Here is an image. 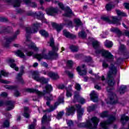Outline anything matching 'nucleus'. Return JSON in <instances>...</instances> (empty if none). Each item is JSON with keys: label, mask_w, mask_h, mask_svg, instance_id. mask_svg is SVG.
I'll return each instance as SVG.
<instances>
[{"label": "nucleus", "mask_w": 129, "mask_h": 129, "mask_svg": "<svg viewBox=\"0 0 129 129\" xmlns=\"http://www.w3.org/2000/svg\"><path fill=\"white\" fill-rule=\"evenodd\" d=\"M49 44V46L52 47V51H49L48 53V55L45 54V51L46 49L44 48L42 50V54H36L33 55L34 58L37 59L38 61H41L42 59H50V57L54 56L55 59L58 58V53H56V51L59 50V48L57 46H55L54 45L55 42L54 41V38L51 37L50 39V41L48 42Z\"/></svg>", "instance_id": "f257e3e1"}, {"label": "nucleus", "mask_w": 129, "mask_h": 129, "mask_svg": "<svg viewBox=\"0 0 129 129\" xmlns=\"http://www.w3.org/2000/svg\"><path fill=\"white\" fill-rule=\"evenodd\" d=\"M92 42V46L96 50V54H101L103 57H104L108 62H112L114 60L113 55L111 53L107 50H105L100 47V42L97 40H94V38H90Z\"/></svg>", "instance_id": "f03ea898"}, {"label": "nucleus", "mask_w": 129, "mask_h": 129, "mask_svg": "<svg viewBox=\"0 0 129 129\" xmlns=\"http://www.w3.org/2000/svg\"><path fill=\"white\" fill-rule=\"evenodd\" d=\"M75 110L77 111V117L78 120H81L82 115L84 113V109L81 108L80 105H76L75 106H72L67 109L66 115H73L75 112Z\"/></svg>", "instance_id": "7ed1b4c3"}, {"label": "nucleus", "mask_w": 129, "mask_h": 129, "mask_svg": "<svg viewBox=\"0 0 129 129\" xmlns=\"http://www.w3.org/2000/svg\"><path fill=\"white\" fill-rule=\"evenodd\" d=\"M99 119L97 117H93L90 120L86 121V123H80L78 124L79 127H87L90 129H96Z\"/></svg>", "instance_id": "20e7f679"}, {"label": "nucleus", "mask_w": 129, "mask_h": 129, "mask_svg": "<svg viewBox=\"0 0 129 129\" xmlns=\"http://www.w3.org/2000/svg\"><path fill=\"white\" fill-rule=\"evenodd\" d=\"M116 73H117L116 67L111 63L109 67V71L107 77L109 86H113V85H114L115 82L113 79V76H115Z\"/></svg>", "instance_id": "39448f33"}, {"label": "nucleus", "mask_w": 129, "mask_h": 129, "mask_svg": "<svg viewBox=\"0 0 129 129\" xmlns=\"http://www.w3.org/2000/svg\"><path fill=\"white\" fill-rule=\"evenodd\" d=\"M116 119V118L115 116L111 115L109 117L108 120L101 121L100 125L101 127H102L103 129H109L110 124L114 122Z\"/></svg>", "instance_id": "423d86ee"}, {"label": "nucleus", "mask_w": 129, "mask_h": 129, "mask_svg": "<svg viewBox=\"0 0 129 129\" xmlns=\"http://www.w3.org/2000/svg\"><path fill=\"white\" fill-rule=\"evenodd\" d=\"M100 19L102 21L109 23V24H113L114 25H117L118 26H120L121 24L120 22H119V19L116 17H113L112 18V20H110L109 16L103 15L101 16Z\"/></svg>", "instance_id": "0eeeda50"}, {"label": "nucleus", "mask_w": 129, "mask_h": 129, "mask_svg": "<svg viewBox=\"0 0 129 129\" xmlns=\"http://www.w3.org/2000/svg\"><path fill=\"white\" fill-rule=\"evenodd\" d=\"M53 88H52V86L50 85H47L45 87V90H43V92H40L37 89H33V93H36L39 96V97H42V96H44V95H46V94H50V92L52 91Z\"/></svg>", "instance_id": "6e6552de"}, {"label": "nucleus", "mask_w": 129, "mask_h": 129, "mask_svg": "<svg viewBox=\"0 0 129 129\" xmlns=\"http://www.w3.org/2000/svg\"><path fill=\"white\" fill-rule=\"evenodd\" d=\"M33 79L38 82H40L42 84H47L49 82V79H46L44 77L40 78L39 72L38 71L33 72Z\"/></svg>", "instance_id": "1a4fd4ad"}, {"label": "nucleus", "mask_w": 129, "mask_h": 129, "mask_svg": "<svg viewBox=\"0 0 129 129\" xmlns=\"http://www.w3.org/2000/svg\"><path fill=\"white\" fill-rule=\"evenodd\" d=\"M63 102H64V97L63 96L61 98L59 97L58 102H55L54 106H50V108L44 111V112H52V111H53V110L57 108V105H59L60 103H63Z\"/></svg>", "instance_id": "9d476101"}, {"label": "nucleus", "mask_w": 129, "mask_h": 129, "mask_svg": "<svg viewBox=\"0 0 129 129\" xmlns=\"http://www.w3.org/2000/svg\"><path fill=\"white\" fill-rule=\"evenodd\" d=\"M45 11L48 16L53 17V16H55V14L58 13V9L51 7L47 8Z\"/></svg>", "instance_id": "9b49d317"}, {"label": "nucleus", "mask_w": 129, "mask_h": 129, "mask_svg": "<svg viewBox=\"0 0 129 129\" xmlns=\"http://www.w3.org/2000/svg\"><path fill=\"white\" fill-rule=\"evenodd\" d=\"M33 16L36 17L37 20H39V21H44V22H46V18H45V15L43 13V12L39 11L38 13L37 12L33 13Z\"/></svg>", "instance_id": "f8f14e48"}, {"label": "nucleus", "mask_w": 129, "mask_h": 129, "mask_svg": "<svg viewBox=\"0 0 129 129\" xmlns=\"http://www.w3.org/2000/svg\"><path fill=\"white\" fill-rule=\"evenodd\" d=\"M51 26L52 28H53V29H55V30H56L57 33H60V32H61V31H62L63 29H64V25H63V23L58 24L55 22H52L51 23Z\"/></svg>", "instance_id": "ddd939ff"}, {"label": "nucleus", "mask_w": 129, "mask_h": 129, "mask_svg": "<svg viewBox=\"0 0 129 129\" xmlns=\"http://www.w3.org/2000/svg\"><path fill=\"white\" fill-rule=\"evenodd\" d=\"M77 71L81 76H84L87 74V71L85 69V64H83L81 68L80 67L77 68Z\"/></svg>", "instance_id": "4468645a"}, {"label": "nucleus", "mask_w": 129, "mask_h": 129, "mask_svg": "<svg viewBox=\"0 0 129 129\" xmlns=\"http://www.w3.org/2000/svg\"><path fill=\"white\" fill-rule=\"evenodd\" d=\"M18 36V34H15L13 37H9L6 38V42L4 44V47L6 48H9L10 47V44H11V42H13L15 39H17V37Z\"/></svg>", "instance_id": "2eb2a0df"}, {"label": "nucleus", "mask_w": 129, "mask_h": 129, "mask_svg": "<svg viewBox=\"0 0 129 129\" xmlns=\"http://www.w3.org/2000/svg\"><path fill=\"white\" fill-rule=\"evenodd\" d=\"M43 73L44 75H48V76L50 77V78H52V79H53V80L59 78V76H58V74L57 73L48 72H44Z\"/></svg>", "instance_id": "dca6fc26"}, {"label": "nucleus", "mask_w": 129, "mask_h": 129, "mask_svg": "<svg viewBox=\"0 0 129 129\" xmlns=\"http://www.w3.org/2000/svg\"><path fill=\"white\" fill-rule=\"evenodd\" d=\"M74 100H77L78 102L81 103V104H84L85 103V100L84 98L80 97L79 94L77 92H75Z\"/></svg>", "instance_id": "f3484780"}, {"label": "nucleus", "mask_w": 129, "mask_h": 129, "mask_svg": "<svg viewBox=\"0 0 129 129\" xmlns=\"http://www.w3.org/2000/svg\"><path fill=\"white\" fill-rule=\"evenodd\" d=\"M90 98L93 102H97L98 101V94L94 91H93L90 94Z\"/></svg>", "instance_id": "a211bd4d"}, {"label": "nucleus", "mask_w": 129, "mask_h": 129, "mask_svg": "<svg viewBox=\"0 0 129 129\" xmlns=\"http://www.w3.org/2000/svg\"><path fill=\"white\" fill-rule=\"evenodd\" d=\"M7 105V110H12L15 108V103L12 101H8L5 103Z\"/></svg>", "instance_id": "6ab92c4d"}, {"label": "nucleus", "mask_w": 129, "mask_h": 129, "mask_svg": "<svg viewBox=\"0 0 129 129\" xmlns=\"http://www.w3.org/2000/svg\"><path fill=\"white\" fill-rule=\"evenodd\" d=\"M24 68H25L24 67V66H21L20 73L18 74L16 77V79H17V80H19V81H20L21 83H24V80H23V79H22V76L24 74Z\"/></svg>", "instance_id": "aec40b11"}, {"label": "nucleus", "mask_w": 129, "mask_h": 129, "mask_svg": "<svg viewBox=\"0 0 129 129\" xmlns=\"http://www.w3.org/2000/svg\"><path fill=\"white\" fill-rule=\"evenodd\" d=\"M128 120H129L128 116H126L125 114H123L121 115L120 121L123 126H124V125H125V124H126V122H127Z\"/></svg>", "instance_id": "412c9836"}, {"label": "nucleus", "mask_w": 129, "mask_h": 129, "mask_svg": "<svg viewBox=\"0 0 129 129\" xmlns=\"http://www.w3.org/2000/svg\"><path fill=\"white\" fill-rule=\"evenodd\" d=\"M0 33H13V27L12 26L2 27V32Z\"/></svg>", "instance_id": "4be33fe9"}, {"label": "nucleus", "mask_w": 129, "mask_h": 129, "mask_svg": "<svg viewBox=\"0 0 129 129\" xmlns=\"http://www.w3.org/2000/svg\"><path fill=\"white\" fill-rule=\"evenodd\" d=\"M33 33H37L41 28V24L39 23L33 24Z\"/></svg>", "instance_id": "5701e85b"}, {"label": "nucleus", "mask_w": 129, "mask_h": 129, "mask_svg": "<svg viewBox=\"0 0 129 129\" xmlns=\"http://www.w3.org/2000/svg\"><path fill=\"white\" fill-rule=\"evenodd\" d=\"M15 60L12 59H10L9 60V64H10V67H11V68H13V69H15V70H16V71H18V70H19V68H18V67H17V66L15 64Z\"/></svg>", "instance_id": "b1692460"}, {"label": "nucleus", "mask_w": 129, "mask_h": 129, "mask_svg": "<svg viewBox=\"0 0 129 129\" xmlns=\"http://www.w3.org/2000/svg\"><path fill=\"white\" fill-rule=\"evenodd\" d=\"M107 103H110V104H116V103H118L116 95H115L113 98H110V102H107Z\"/></svg>", "instance_id": "393cba45"}, {"label": "nucleus", "mask_w": 129, "mask_h": 129, "mask_svg": "<svg viewBox=\"0 0 129 129\" xmlns=\"http://www.w3.org/2000/svg\"><path fill=\"white\" fill-rule=\"evenodd\" d=\"M30 112V109H29V107H25L24 108V113L23 114V116L24 117L26 118H29L30 117V114L29 113Z\"/></svg>", "instance_id": "a878e982"}, {"label": "nucleus", "mask_w": 129, "mask_h": 129, "mask_svg": "<svg viewBox=\"0 0 129 129\" xmlns=\"http://www.w3.org/2000/svg\"><path fill=\"white\" fill-rule=\"evenodd\" d=\"M41 122L43 125H50V124L49 123V121H48V119H47V116H46V115L43 116Z\"/></svg>", "instance_id": "bb28decb"}, {"label": "nucleus", "mask_w": 129, "mask_h": 129, "mask_svg": "<svg viewBox=\"0 0 129 129\" xmlns=\"http://www.w3.org/2000/svg\"><path fill=\"white\" fill-rule=\"evenodd\" d=\"M114 5H112L110 3H108L106 5L105 7V9L107 12H110V11L112 10V9L114 8Z\"/></svg>", "instance_id": "cd10ccee"}, {"label": "nucleus", "mask_w": 129, "mask_h": 129, "mask_svg": "<svg viewBox=\"0 0 129 129\" xmlns=\"http://www.w3.org/2000/svg\"><path fill=\"white\" fill-rule=\"evenodd\" d=\"M64 23H62V25L64 26H68V27H72L73 26V22L71 20L68 19H65L64 20Z\"/></svg>", "instance_id": "c85d7f7f"}, {"label": "nucleus", "mask_w": 129, "mask_h": 129, "mask_svg": "<svg viewBox=\"0 0 129 129\" xmlns=\"http://www.w3.org/2000/svg\"><path fill=\"white\" fill-rule=\"evenodd\" d=\"M75 24L76 25V27H80V26H83V23L81 22L80 19H75L74 20Z\"/></svg>", "instance_id": "c756f323"}, {"label": "nucleus", "mask_w": 129, "mask_h": 129, "mask_svg": "<svg viewBox=\"0 0 129 129\" xmlns=\"http://www.w3.org/2000/svg\"><path fill=\"white\" fill-rule=\"evenodd\" d=\"M115 12L118 16V17H126V14L125 13H124L123 12H121L119 10L116 9L115 10Z\"/></svg>", "instance_id": "7c9ffc66"}, {"label": "nucleus", "mask_w": 129, "mask_h": 129, "mask_svg": "<svg viewBox=\"0 0 129 129\" xmlns=\"http://www.w3.org/2000/svg\"><path fill=\"white\" fill-rule=\"evenodd\" d=\"M104 45L105 47H107V48H111V47L113 46V43H112V41H110L108 40H106L104 42Z\"/></svg>", "instance_id": "2f4dec72"}, {"label": "nucleus", "mask_w": 129, "mask_h": 129, "mask_svg": "<svg viewBox=\"0 0 129 129\" xmlns=\"http://www.w3.org/2000/svg\"><path fill=\"white\" fill-rule=\"evenodd\" d=\"M66 96H67V97H71V96H72V92H73V91H72V88H71V87L70 88H66Z\"/></svg>", "instance_id": "473e14b6"}, {"label": "nucleus", "mask_w": 129, "mask_h": 129, "mask_svg": "<svg viewBox=\"0 0 129 129\" xmlns=\"http://www.w3.org/2000/svg\"><path fill=\"white\" fill-rule=\"evenodd\" d=\"M63 35L64 37H66V38H70V39H74V38H76V36L70 33H63Z\"/></svg>", "instance_id": "72a5a7b5"}, {"label": "nucleus", "mask_w": 129, "mask_h": 129, "mask_svg": "<svg viewBox=\"0 0 129 129\" xmlns=\"http://www.w3.org/2000/svg\"><path fill=\"white\" fill-rule=\"evenodd\" d=\"M110 32L111 33H122L117 27H112L110 29Z\"/></svg>", "instance_id": "f704fd0d"}, {"label": "nucleus", "mask_w": 129, "mask_h": 129, "mask_svg": "<svg viewBox=\"0 0 129 129\" xmlns=\"http://www.w3.org/2000/svg\"><path fill=\"white\" fill-rule=\"evenodd\" d=\"M22 1L21 0H15L13 3V6L14 8H19L20 7Z\"/></svg>", "instance_id": "c9c22d12"}, {"label": "nucleus", "mask_w": 129, "mask_h": 129, "mask_svg": "<svg viewBox=\"0 0 129 129\" xmlns=\"http://www.w3.org/2000/svg\"><path fill=\"white\" fill-rule=\"evenodd\" d=\"M74 15V14H73V12L72 11V10L67 12L63 15V16H64V17H66L67 18H71L72 16Z\"/></svg>", "instance_id": "e433bc0d"}, {"label": "nucleus", "mask_w": 129, "mask_h": 129, "mask_svg": "<svg viewBox=\"0 0 129 129\" xmlns=\"http://www.w3.org/2000/svg\"><path fill=\"white\" fill-rule=\"evenodd\" d=\"M16 56L20 57V58H25V54L21 50H18L15 52Z\"/></svg>", "instance_id": "4c0bfd02"}, {"label": "nucleus", "mask_w": 129, "mask_h": 129, "mask_svg": "<svg viewBox=\"0 0 129 129\" xmlns=\"http://www.w3.org/2000/svg\"><path fill=\"white\" fill-rule=\"evenodd\" d=\"M126 90V86H124V85L121 86V87H120V90H119L120 94H123V93H124V92H125Z\"/></svg>", "instance_id": "58836bf2"}, {"label": "nucleus", "mask_w": 129, "mask_h": 129, "mask_svg": "<svg viewBox=\"0 0 129 129\" xmlns=\"http://www.w3.org/2000/svg\"><path fill=\"white\" fill-rule=\"evenodd\" d=\"M3 126V127H9L10 126V121L9 120H6L4 121Z\"/></svg>", "instance_id": "ea45409f"}, {"label": "nucleus", "mask_w": 129, "mask_h": 129, "mask_svg": "<svg viewBox=\"0 0 129 129\" xmlns=\"http://www.w3.org/2000/svg\"><path fill=\"white\" fill-rule=\"evenodd\" d=\"M101 117H107L108 116V112L107 111H104L100 114Z\"/></svg>", "instance_id": "a19ab883"}, {"label": "nucleus", "mask_w": 129, "mask_h": 129, "mask_svg": "<svg viewBox=\"0 0 129 129\" xmlns=\"http://www.w3.org/2000/svg\"><path fill=\"white\" fill-rule=\"evenodd\" d=\"M70 49H71L72 52H77V51H78V47L74 45L71 46Z\"/></svg>", "instance_id": "79ce46f5"}, {"label": "nucleus", "mask_w": 129, "mask_h": 129, "mask_svg": "<svg viewBox=\"0 0 129 129\" xmlns=\"http://www.w3.org/2000/svg\"><path fill=\"white\" fill-rule=\"evenodd\" d=\"M63 115H64V111L59 112L57 114V116L56 117V118L57 119H60V118H62V116H63Z\"/></svg>", "instance_id": "37998d69"}, {"label": "nucleus", "mask_w": 129, "mask_h": 129, "mask_svg": "<svg viewBox=\"0 0 129 129\" xmlns=\"http://www.w3.org/2000/svg\"><path fill=\"white\" fill-rule=\"evenodd\" d=\"M94 109H95V105H93L92 106L88 107L87 110L89 112H90V111H92Z\"/></svg>", "instance_id": "c03bdc74"}, {"label": "nucleus", "mask_w": 129, "mask_h": 129, "mask_svg": "<svg viewBox=\"0 0 129 129\" xmlns=\"http://www.w3.org/2000/svg\"><path fill=\"white\" fill-rule=\"evenodd\" d=\"M0 82H1V83H4L5 84H9L10 83V82L7 80H2V75H0Z\"/></svg>", "instance_id": "a18cd8bd"}, {"label": "nucleus", "mask_w": 129, "mask_h": 129, "mask_svg": "<svg viewBox=\"0 0 129 129\" xmlns=\"http://www.w3.org/2000/svg\"><path fill=\"white\" fill-rule=\"evenodd\" d=\"M5 88H6V89H16L17 88V87L13 86L6 85Z\"/></svg>", "instance_id": "49530a36"}, {"label": "nucleus", "mask_w": 129, "mask_h": 129, "mask_svg": "<svg viewBox=\"0 0 129 129\" xmlns=\"http://www.w3.org/2000/svg\"><path fill=\"white\" fill-rule=\"evenodd\" d=\"M1 73L5 77H8L9 76V73H7L5 71H1Z\"/></svg>", "instance_id": "de8ad7c7"}, {"label": "nucleus", "mask_w": 129, "mask_h": 129, "mask_svg": "<svg viewBox=\"0 0 129 129\" xmlns=\"http://www.w3.org/2000/svg\"><path fill=\"white\" fill-rule=\"evenodd\" d=\"M79 36L81 38H82L83 39H84V38H86L87 35L85 33H79Z\"/></svg>", "instance_id": "09e8293b"}, {"label": "nucleus", "mask_w": 129, "mask_h": 129, "mask_svg": "<svg viewBox=\"0 0 129 129\" xmlns=\"http://www.w3.org/2000/svg\"><path fill=\"white\" fill-rule=\"evenodd\" d=\"M67 123L69 126H73V121L71 120H67Z\"/></svg>", "instance_id": "8fccbe9b"}, {"label": "nucleus", "mask_w": 129, "mask_h": 129, "mask_svg": "<svg viewBox=\"0 0 129 129\" xmlns=\"http://www.w3.org/2000/svg\"><path fill=\"white\" fill-rule=\"evenodd\" d=\"M0 22L7 23V22H9V20H8L7 18L5 17H0Z\"/></svg>", "instance_id": "3c124183"}, {"label": "nucleus", "mask_w": 129, "mask_h": 129, "mask_svg": "<svg viewBox=\"0 0 129 129\" xmlns=\"http://www.w3.org/2000/svg\"><path fill=\"white\" fill-rule=\"evenodd\" d=\"M40 34L43 38H48L49 36H50L48 33H41Z\"/></svg>", "instance_id": "603ef678"}, {"label": "nucleus", "mask_w": 129, "mask_h": 129, "mask_svg": "<svg viewBox=\"0 0 129 129\" xmlns=\"http://www.w3.org/2000/svg\"><path fill=\"white\" fill-rule=\"evenodd\" d=\"M75 89L76 90L79 91L81 89V86L78 83H76Z\"/></svg>", "instance_id": "864d4df0"}, {"label": "nucleus", "mask_w": 129, "mask_h": 129, "mask_svg": "<svg viewBox=\"0 0 129 129\" xmlns=\"http://www.w3.org/2000/svg\"><path fill=\"white\" fill-rule=\"evenodd\" d=\"M24 13H25V11L20 9L17 10V11H16V15H18V14L22 15V14H24Z\"/></svg>", "instance_id": "5fc2aeb1"}, {"label": "nucleus", "mask_w": 129, "mask_h": 129, "mask_svg": "<svg viewBox=\"0 0 129 129\" xmlns=\"http://www.w3.org/2000/svg\"><path fill=\"white\" fill-rule=\"evenodd\" d=\"M58 7L62 11H64V10H65V7L64 6V5L63 4V3H58Z\"/></svg>", "instance_id": "6e6d98bb"}, {"label": "nucleus", "mask_w": 129, "mask_h": 129, "mask_svg": "<svg viewBox=\"0 0 129 129\" xmlns=\"http://www.w3.org/2000/svg\"><path fill=\"white\" fill-rule=\"evenodd\" d=\"M67 64L69 67H72V65H73V61H72V60H68Z\"/></svg>", "instance_id": "4d7b16f0"}, {"label": "nucleus", "mask_w": 129, "mask_h": 129, "mask_svg": "<svg viewBox=\"0 0 129 129\" xmlns=\"http://www.w3.org/2000/svg\"><path fill=\"white\" fill-rule=\"evenodd\" d=\"M45 99L47 101L53 100V96H52V95H49V97H45Z\"/></svg>", "instance_id": "13d9d810"}, {"label": "nucleus", "mask_w": 129, "mask_h": 129, "mask_svg": "<svg viewBox=\"0 0 129 129\" xmlns=\"http://www.w3.org/2000/svg\"><path fill=\"white\" fill-rule=\"evenodd\" d=\"M33 50L36 51H39V48L37 47V45H36L35 43L33 44Z\"/></svg>", "instance_id": "bf43d9fd"}, {"label": "nucleus", "mask_w": 129, "mask_h": 129, "mask_svg": "<svg viewBox=\"0 0 129 129\" xmlns=\"http://www.w3.org/2000/svg\"><path fill=\"white\" fill-rule=\"evenodd\" d=\"M25 31L26 33H32L31 27H26Z\"/></svg>", "instance_id": "052dcab7"}, {"label": "nucleus", "mask_w": 129, "mask_h": 129, "mask_svg": "<svg viewBox=\"0 0 129 129\" xmlns=\"http://www.w3.org/2000/svg\"><path fill=\"white\" fill-rule=\"evenodd\" d=\"M102 67H103V68H107V67H108V64H107V63H106L105 61H103L102 63Z\"/></svg>", "instance_id": "680f3d73"}, {"label": "nucleus", "mask_w": 129, "mask_h": 129, "mask_svg": "<svg viewBox=\"0 0 129 129\" xmlns=\"http://www.w3.org/2000/svg\"><path fill=\"white\" fill-rule=\"evenodd\" d=\"M92 59L90 57V56H88L86 57V62H91L92 63Z\"/></svg>", "instance_id": "e2e57ef3"}, {"label": "nucleus", "mask_w": 129, "mask_h": 129, "mask_svg": "<svg viewBox=\"0 0 129 129\" xmlns=\"http://www.w3.org/2000/svg\"><path fill=\"white\" fill-rule=\"evenodd\" d=\"M66 73L67 74H68V75H69V77H70L71 78H72V77H73V74H72V73L67 71H66Z\"/></svg>", "instance_id": "0e129e2a"}, {"label": "nucleus", "mask_w": 129, "mask_h": 129, "mask_svg": "<svg viewBox=\"0 0 129 129\" xmlns=\"http://www.w3.org/2000/svg\"><path fill=\"white\" fill-rule=\"evenodd\" d=\"M124 6L125 9H126V10H129V3H124Z\"/></svg>", "instance_id": "69168bd1"}, {"label": "nucleus", "mask_w": 129, "mask_h": 129, "mask_svg": "<svg viewBox=\"0 0 129 129\" xmlns=\"http://www.w3.org/2000/svg\"><path fill=\"white\" fill-rule=\"evenodd\" d=\"M0 96H2V97H7V96H8V93H6V92H3Z\"/></svg>", "instance_id": "338daca9"}, {"label": "nucleus", "mask_w": 129, "mask_h": 129, "mask_svg": "<svg viewBox=\"0 0 129 129\" xmlns=\"http://www.w3.org/2000/svg\"><path fill=\"white\" fill-rule=\"evenodd\" d=\"M41 66H43V67H45L46 68L48 67V64H47L46 62H42L41 63Z\"/></svg>", "instance_id": "774afa93"}]
</instances>
